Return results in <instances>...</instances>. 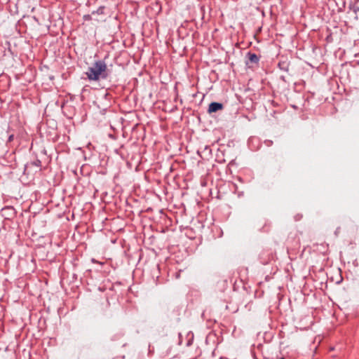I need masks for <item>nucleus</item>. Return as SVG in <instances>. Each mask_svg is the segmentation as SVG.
<instances>
[{
	"mask_svg": "<svg viewBox=\"0 0 359 359\" xmlns=\"http://www.w3.org/2000/svg\"><path fill=\"white\" fill-rule=\"evenodd\" d=\"M109 73L106 63L102 60H97L87 69L85 74L90 81H99L107 79Z\"/></svg>",
	"mask_w": 359,
	"mask_h": 359,
	"instance_id": "obj_1",
	"label": "nucleus"
},
{
	"mask_svg": "<svg viewBox=\"0 0 359 359\" xmlns=\"http://www.w3.org/2000/svg\"><path fill=\"white\" fill-rule=\"evenodd\" d=\"M13 140V135H11L8 137V141L11 142Z\"/></svg>",
	"mask_w": 359,
	"mask_h": 359,
	"instance_id": "obj_4",
	"label": "nucleus"
},
{
	"mask_svg": "<svg viewBox=\"0 0 359 359\" xmlns=\"http://www.w3.org/2000/svg\"><path fill=\"white\" fill-rule=\"evenodd\" d=\"M248 60L252 63H257L259 62V57H258V56L256 54L249 53L248 54Z\"/></svg>",
	"mask_w": 359,
	"mask_h": 359,
	"instance_id": "obj_3",
	"label": "nucleus"
},
{
	"mask_svg": "<svg viewBox=\"0 0 359 359\" xmlns=\"http://www.w3.org/2000/svg\"><path fill=\"white\" fill-rule=\"evenodd\" d=\"M280 359H284V358H280Z\"/></svg>",
	"mask_w": 359,
	"mask_h": 359,
	"instance_id": "obj_5",
	"label": "nucleus"
},
{
	"mask_svg": "<svg viewBox=\"0 0 359 359\" xmlns=\"http://www.w3.org/2000/svg\"><path fill=\"white\" fill-rule=\"evenodd\" d=\"M223 108H224V106L221 103L211 102L209 104L208 111V113L211 114V113L217 112V111L222 110V109H223Z\"/></svg>",
	"mask_w": 359,
	"mask_h": 359,
	"instance_id": "obj_2",
	"label": "nucleus"
}]
</instances>
